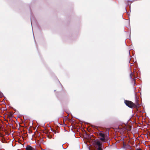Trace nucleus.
Here are the masks:
<instances>
[{"mask_svg":"<svg viewBox=\"0 0 150 150\" xmlns=\"http://www.w3.org/2000/svg\"><path fill=\"white\" fill-rule=\"evenodd\" d=\"M95 146L98 150H102V147H103L102 143L99 141L95 142Z\"/></svg>","mask_w":150,"mask_h":150,"instance_id":"nucleus-1","label":"nucleus"},{"mask_svg":"<svg viewBox=\"0 0 150 150\" xmlns=\"http://www.w3.org/2000/svg\"><path fill=\"white\" fill-rule=\"evenodd\" d=\"M125 103L127 106L131 108H132L135 106V104L130 101L125 100Z\"/></svg>","mask_w":150,"mask_h":150,"instance_id":"nucleus-2","label":"nucleus"},{"mask_svg":"<svg viewBox=\"0 0 150 150\" xmlns=\"http://www.w3.org/2000/svg\"><path fill=\"white\" fill-rule=\"evenodd\" d=\"M99 136H100V139L102 141H106L105 140V134L102 132H100L99 133Z\"/></svg>","mask_w":150,"mask_h":150,"instance_id":"nucleus-3","label":"nucleus"},{"mask_svg":"<svg viewBox=\"0 0 150 150\" xmlns=\"http://www.w3.org/2000/svg\"><path fill=\"white\" fill-rule=\"evenodd\" d=\"M134 76V73L131 72L130 74L129 77L130 78L132 79V82L133 81V82L134 83V85H135V79L134 78L133 79H132V77Z\"/></svg>","mask_w":150,"mask_h":150,"instance_id":"nucleus-4","label":"nucleus"},{"mask_svg":"<svg viewBox=\"0 0 150 150\" xmlns=\"http://www.w3.org/2000/svg\"><path fill=\"white\" fill-rule=\"evenodd\" d=\"M26 150H33V149L31 146H28L26 147Z\"/></svg>","mask_w":150,"mask_h":150,"instance_id":"nucleus-5","label":"nucleus"},{"mask_svg":"<svg viewBox=\"0 0 150 150\" xmlns=\"http://www.w3.org/2000/svg\"><path fill=\"white\" fill-rule=\"evenodd\" d=\"M127 4H128V5H129V3H130V2L129 1L127 0Z\"/></svg>","mask_w":150,"mask_h":150,"instance_id":"nucleus-6","label":"nucleus"},{"mask_svg":"<svg viewBox=\"0 0 150 150\" xmlns=\"http://www.w3.org/2000/svg\"><path fill=\"white\" fill-rule=\"evenodd\" d=\"M136 150H142V149H138V148H137L136 149Z\"/></svg>","mask_w":150,"mask_h":150,"instance_id":"nucleus-7","label":"nucleus"},{"mask_svg":"<svg viewBox=\"0 0 150 150\" xmlns=\"http://www.w3.org/2000/svg\"><path fill=\"white\" fill-rule=\"evenodd\" d=\"M32 19H31V24L32 25Z\"/></svg>","mask_w":150,"mask_h":150,"instance_id":"nucleus-8","label":"nucleus"},{"mask_svg":"<svg viewBox=\"0 0 150 150\" xmlns=\"http://www.w3.org/2000/svg\"><path fill=\"white\" fill-rule=\"evenodd\" d=\"M2 95H1V96H0L1 97H2Z\"/></svg>","mask_w":150,"mask_h":150,"instance_id":"nucleus-9","label":"nucleus"}]
</instances>
